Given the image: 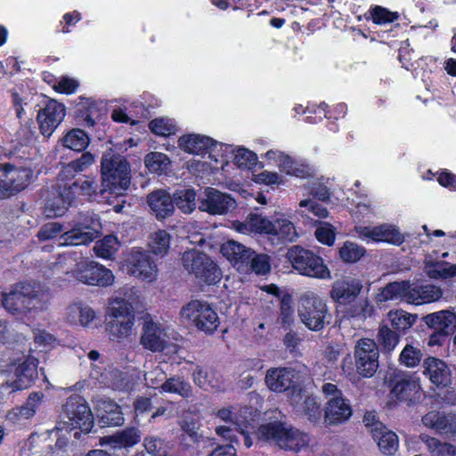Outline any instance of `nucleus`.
<instances>
[{
	"label": "nucleus",
	"mask_w": 456,
	"mask_h": 456,
	"mask_svg": "<svg viewBox=\"0 0 456 456\" xmlns=\"http://www.w3.org/2000/svg\"><path fill=\"white\" fill-rule=\"evenodd\" d=\"M83 253L74 249L63 252L55 268L67 274L71 273L77 281L98 287H109L114 283L115 276L111 270L95 261H78Z\"/></svg>",
	"instance_id": "nucleus-1"
},
{
	"label": "nucleus",
	"mask_w": 456,
	"mask_h": 456,
	"mask_svg": "<svg viewBox=\"0 0 456 456\" xmlns=\"http://www.w3.org/2000/svg\"><path fill=\"white\" fill-rule=\"evenodd\" d=\"M48 294L28 282L15 284L2 295L3 306L12 314H37L47 309Z\"/></svg>",
	"instance_id": "nucleus-2"
},
{
	"label": "nucleus",
	"mask_w": 456,
	"mask_h": 456,
	"mask_svg": "<svg viewBox=\"0 0 456 456\" xmlns=\"http://www.w3.org/2000/svg\"><path fill=\"white\" fill-rule=\"evenodd\" d=\"M101 193L120 194L130 185V167L126 159L112 150L104 152L101 161Z\"/></svg>",
	"instance_id": "nucleus-3"
},
{
	"label": "nucleus",
	"mask_w": 456,
	"mask_h": 456,
	"mask_svg": "<svg viewBox=\"0 0 456 456\" xmlns=\"http://www.w3.org/2000/svg\"><path fill=\"white\" fill-rule=\"evenodd\" d=\"M221 252L241 273L253 272L257 275H265L271 270L269 256L256 254L250 248L234 240L223 244Z\"/></svg>",
	"instance_id": "nucleus-4"
},
{
	"label": "nucleus",
	"mask_w": 456,
	"mask_h": 456,
	"mask_svg": "<svg viewBox=\"0 0 456 456\" xmlns=\"http://www.w3.org/2000/svg\"><path fill=\"white\" fill-rule=\"evenodd\" d=\"M94 427V416L86 401L78 395L67 398L61 413V420L56 424V430L70 431L78 428L87 434Z\"/></svg>",
	"instance_id": "nucleus-5"
},
{
	"label": "nucleus",
	"mask_w": 456,
	"mask_h": 456,
	"mask_svg": "<svg viewBox=\"0 0 456 456\" xmlns=\"http://www.w3.org/2000/svg\"><path fill=\"white\" fill-rule=\"evenodd\" d=\"M257 438L259 441L278 445L280 448L297 452L306 446L309 442L308 436L281 421L263 424L258 428Z\"/></svg>",
	"instance_id": "nucleus-6"
},
{
	"label": "nucleus",
	"mask_w": 456,
	"mask_h": 456,
	"mask_svg": "<svg viewBox=\"0 0 456 456\" xmlns=\"http://www.w3.org/2000/svg\"><path fill=\"white\" fill-rule=\"evenodd\" d=\"M102 224L94 213L80 214L70 223V229L61 235L59 246L86 245L98 237Z\"/></svg>",
	"instance_id": "nucleus-7"
},
{
	"label": "nucleus",
	"mask_w": 456,
	"mask_h": 456,
	"mask_svg": "<svg viewBox=\"0 0 456 456\" xmlns=\"http://www.w3.org/2000/svg\"><path fill=\"white\" fill-rule=\"evenodd\" d=\"M292 267L301 275L320 280L331 279L324 260L313 251L301 246H293L286 255Z\"/></svg>",
	"instance_id": "nucleus-8"
},
{
	"label": "nucleus",
	"mask_w": 456,
	"mask_h": 456,
	"mask_svg": "<svg viewBox=\"0 0 456 456\" xmlns=\"http://www.w3.org/2000/svg\"><path fill=\"white\" fill-rule=\"evenodd\" d=\"M298 316L302 323L310 330L320 331L330 317L326 302L313 291L305 292L299 300Z\"/></svg>",
	"instance_id": "nucleus-9"
},
{
	"label": "nucleus",
	"mask_w": 456,
	"mask_h": 456,
	"mask_svg": "<svg viewBox=\"0 0 456 456\" xmlns=\"http://www.w3.org/2000/svg\"><path fill=\"white\" fill-rule=\"evenodd\" d=\"M181 315L206 334L214 333L220 324L216 310L209 303L203 300L190 301L182 308Z\"/></svg>",
	"instance_id": "nucleus-10"
},
{
	"label": "nucleus",
	"mask_w": 456,
	"mask_h": 456,
	"mask_svg": "<svg viewBox=\"0 0 456 456\" xmlns=\"http://www.w3.org/2000/svg\"><path fill=\"white\" fill-rule=\"evenodd\" d=\"M183 265L185 270L195 275L207 284H214L220 281L221 271L206 254L198 250H188L183 254Z\"/></svg>",
	"instance_id": "nucleus-11"
},
{
	"label": "nucleus",
	"mask_w": 456,
	"mask_h": 456,
	"mask_svg": "<svg viewBox=\"0 0 456 456\" xmlns=\"http://www.w3.org/2000/svg\"><path fill=\"white\" fill-rule=\"evenodd\" d=\"M391 395L400 402L413 403L420 398V385L411 372L395 370L387 377Z\"/></svg>",
	"instance_id": "nucleus-12"
},
{
	"label": "nucleus",
	"mask_w": 456,
	"mask_h": 456,
	"mask_svg": "<svg viewBox=\"0 0 456 456\" xmlns=\"http://www.w3.org/2000/svg\"><path fill=\"white\" fill-rule=\"evenodd\" d=\"M354 364L357 373L362 378H371L379 368V352L376 342L370 338H361L354 346Z\"/></svg>",
	"instance_id": "nucleus-13"
},
{
	"label": "nucleus",
	"mask_w": 456,
	"mask_h": 456,
	"mask_svg": "<svg viewBox=\"0 0 456 456\" xmlns=\"http://www.w3.org/2000/svg\"><path fill=\"white\" fill-rule=\"evenodd\" d=\"M12 364L15 367L14 375L5 381L3 387L10 388L11 392L28 388L37 376V359L22 354L14 358Z\"/></svg>",
	"instance_id": "nucleus-14"
},
{
	"label": "nucleus",
	"mask_w": 456,
	"mask_h": 456,
	"mask_svg": "<svg viewBox=\"0 0 456 456\" xmlns=\"http://www.w3.org/2000/svg\"><path fill=\"white\" fill-rule=\"evenodd\" d=\"M88 358L92 362L91 379H94L98 384L112 389L126 388L123 374L117 369L107 368V365L101 359V354L98 351H90Z\"/></svg>",
	"instance_id": "nucleus-15"
},
{
	"label": "nucleus",
	"mask_w": 456,
	"mask_h": 456,
	"mask_svg": "<svg viewBox=\"0 0 456 456\" xmlns=\"http://www.w3.org/2000/svg\"><path fill=\"white\" fill-rule=\"evenodd\" d=\"M222 144L208 136L198 134H185L178 139L179 147L185 152L203 156L208 154V158L215 162H218L219 147Z\"/></svg>",
	"instance_id": "nucleus-16"
},
{
	"label": "nucleus",
	"mask_w": 456,
	"mask_h": 456,
	"mask_svg": "<svg viewBox=\"0 0 456 456\" xmlns=\"http://www.w3.org/2000/svg\"><path fill=\"white\" fill-rule=\"evenodd\" d=\"M77 187V183L59 184V187H53L50 197L47 199L45 205V215L48 218H54L61 216L65 214L68 208L72 204L76 199V192L73 187Z\"/></svg>",
	"instance_id": "nucleus-17"
},
{
	"label": "nucleus",
	"mask_w": 456,
	"mask_h": 456,
	"mask_svg": "<svg viewBox=\"0 0 456 456\" xmlns=\"http://www.w3.org/2000/svg\"><path fill=\"white\" fill-rule=\"evenodd\" d=\"M354 231L361 240L366 241L371 240L400 245L404 240L399 229L390 224H382L373 227L356 225Z\"/></svg>",
	"instance_id": "nucleus-18"
},
{
	"label": "nucleus",
	"mask_w": 456,
	"mask_h": 456,
	"mask_svg": "<svg viewBox=\"0 0 456 456\" xmlns=\"http://www.w3.org/2000/svg\"><path fill=\"white\" fill-rule=\"evenodd\" d=\"M65 115L66 108L62 103L55 100L48 101L37 113V121L42 134L45 137H50L62 122Z\"/></svg>",
	"instance_id": "nucleus-19"
},
{
	"label": "nucleus",
	"mask_w": 456,
	"mask_h": 456,
	"mask_svg": "<svg viewBox=\"0 0 456 456\" xmlns=\"http://www.w3.org/2000/svg\"><path fill=\"white\" fill-rule=\"evenodd\" d=\"M235 208V200L229 194L208 187L199 198V209L210 215H224Z\"/></svg>",
	"instance_id": "nucleus-20"
},
{
	"label": "nucleus",
	"mask_w": 456,
	"mask_h": 456,
	"mask_svg": "<svg viewBox=\"0 0 456 456\" xmlns=\"http://www.w3.org/2000/svg\"><path fill=\"white\" fill-rule=\"evenodd\" d=\"M127 272L143 281L152 282L158 277V267L151 256L143 251L134 250L128 260Z\"/></svg>",
	"instance_id": "nucleus-21"
},
{
	"label": "nucleus",
	"mask_w": 456,
	"mask_h": 456,
	"mask_svg": "<svg viewBox=\"0 0 456 456\" xmlns=\"http://www.w3.org/2000/svg\"><path fill=\"white\" fill-rule=\"evenodd\" d=\"M219 156L221 157V167L224 169V165L229 164L228 156L232 159L233 164L240 169H252L257 164V155L242 146H233L232 144L223 143L220 147Z\"/></svg>",
	"instance_id": "nucleus-22"
},
{
	"label": "nucleus",
	"mask_w": 456,
	"mask_h": 456,
	"mask_svg": "<svg viewBox=\"0 0 456 456\" xmlns=\"http://www.w3.org/2000/svg\"><path fill=\"white\" fill-rule=\"evenodd\" d=\"M300 379V371L293 368H272L266 372L265 383L270 390L281 393L290 387L294 388Z\"/></svg>",
	"instance_id": "nucleus-23"
},
{
	"label": "nucleus",
	"mask_w": 456,
	"mask_h": 456,
	"mask_svg": "<svg viewBox=\"0 0 456 456\" xmlns=\"http://www.w3.org/2000/svg\"><path fill=\"white\" fill-rule=\"evenodd\" d=\"M98 319L99 316L96 312L90 305L81 301L73 302L65 310V320L73 326L93 329L97 327L95 322Z\"/></svg>",
	"instance_id": "nucleus-24"
},
{
	"label": "nucleus",
	"mask_w": 456,
	"mask_h": 456,
	"mask_svg": "<svg viewBox=\"0 0 456 456\" xmlns=\"http://www.w3.org/2000/svg\"><path fill=\"white\" fill-rule=\"evenodd\" d=\"M353 415L351 403L345 396L328 398L324 407V420L329 426L346 423Z\"/></svg>",
	"instance_id": "nucleus-25"
},
{
	"label": "nucleus",
	"mask_w": 456,
	"mask_h": 456,
	"mask_svg": "<svg viewBox=\"0 0 456 456\" xmlns=\"http://www.w3.org/2000/svg\"><path fill=\"white\" fill-rule=\"evenodd\" d=\"M142 346L151 352H161L167 346L166 329L159 322L145 321L141 336Z\"/></svg>",
	"instance_id": "nucleus-26"
},
{
	"label": "nucleus",
	"mask_w": 456,
	"mask_h": 456,
	"mask_svg": "<svg viewBox=\"0 0 456 456\" xmlns=\"http://www.w3.org/2000/svg\"><path fill=\"white\" fill-rule=\"evenodd\" d=\"M43 397L41 392L31 393L23 405L14 407L7 412L6 420L13 425H26L27 421L35 416Z\"/></svg>",
	"instance_id": "nucleus-27"
},
{
	"label": "nucleus",
	"mask_w": 456,
	"mask_h": 456,
	"mask_svg": "<svg viewBox=\"0 0 456 456\" xmlns=\"http://www.w3.org/2000/svg\"><path fill=\"white\" fill-rule=\"evenodd\" d=\"M147 204L158 220L171 216L175 206L170 194L163 189L155 190L147 196Z\"/></svg>",
	"instance_id": "nucleus-28"
},
{
	"label": "nucleus",
	"mask_w": 456,
	"mask_h": 456,
	"mask_svg": "<svg viewBox=\"0 0 456 456\" xmlns=\"http://www.w3.org/2000/svg\"><path fill=\"white\" fill-rule=\"evenodd\" d=\"M362 289V282L357 279L338 280L332 284L330 297L340 305L354 300Z\"/></svg>",
	"instance_id": "nucleus-29"
},
{
	"label": "nucleus",
	"mask_w": 456,
	"mask_h": 456,
	"mask_svg": "<svg viewBox=\"0 0 456 456\" xmlns=\"http://www.w3.org/2000/svg\"><path fill=\"white\" fill-rule=\"evenodd\" d=\"M423 373L436 387H445L450 382L451 371L446 363L436 357H428L423 362Z\"/></svg>",
	"instance_id": "nucleus-30"
},
{
	"label": "nucleus",
	"mask_w": 456,
	"mask_h": 456,
	"mask_svg": "<svg viewBox=\"0 0 456 456\" xmlns=\"http://www.w3.org/2000/svg\"><path fill=\"white\" fill-rule=\"evenodd\" d=\"M422 423L439 434H454L456 432V417L444 411H432L422 417Z\"/></svg>",
	"instance_id": "nucleus-31"
},
{
	"label": "nucleus",
	"mask_w": 456,
	"mask_h": 456,
	"mask_svg": "<svg viewBox=\"0 0 456 456\" xmlns=\"http://www.w3.org/2000/svg\"><path fill=\"white\" fill-rule=\"evenodd\" d=\"M268 240L273 245L292 242L297 238L294 224L286 218H279L271 223Z\"/></svg>",
	"instance_id": "nucleus-32"
},
{
	"label": "nucleus",
	"mask_w": 456,
	"mask_h": 456,
	"mask_svg": "<svg viewBox=\"0 0 456 456\" xmlns=\"http://www.w3.org/2000/svg\"><path fill=\"white\" fill-rule=\"evenodd\" d=\"M425 323L444 334H451L456 330V314L450 310L428 314L423 317Z\"/></svg>",
	"instance_id": "nucleus-33"
},
{
	"label": "nucleus",
	"mask_w": 456,
	"mask_h": 456,
	"mask_svg": "<svg viewBox=\"0 0 456 456\" xmlns=\"http://www.w3.org/2000/svg\"><path fill=\"white\" fill-rule=\"evenodd\" d=\"M272 221L259 214H250L244 222H234V229L244 234L259 233L268 236Z\"/></svg>",
	"instance_id": "nucleus-34"
},
{
	"label": "nucleus",
	"mask_w": 456,
	"mask_h": 456,
	"mask_svg": "<svg viewBox=\"0 0 456 456\" xmlns=\"http://www.w3.org/2000/svg\"><path fill=\"white\" fill-rule=\"evenodd\" d=\"M409 293L408 303L416 305L437 301L443 296L441 288L432 284L420 286L411 284V292Z\"/></svg>",
	"instance_id": "nucleus-35"
},
{
	"label": "nucleus",
	"mask_w": 456,
	"mask_h": 456,
	"mask_svg": "<svg viewBox=\"0 0 456 456\" xmlns=\"http://www.w3.org/2000/svg\"><path fill=\"white\" fill-rule=\"evenodd\" d=\"M371 435L383 453L391 455L397 450L398 437L396 434L387 430L382 423L375 424V428L371 429Z\"/></svg>",
	"instance_id": "nucleus-36"
},
{
	"label": "nucleus",
	"mask_w": 456,
	"mask_h": 456,
	"mask_svg": "<svg viewBox=\"0 0 456 456\" xmlns=\"http://www.w3.org/2000/svg\"><path fill=\"white\" fill-rule=\"evenodd\" d=\"M4 172L8 175L13 183V188L18 192L24 190L31 182L33 177V170L30 164H26L24 167H14L12 164H4Z\"/></svg>",
	"instance_id": "nucleus-37"
},
{
	"label": "nucleus",
	"mask_w": 456,
	"mask_h": 456,
	"mask_svg": "<svg viewBox=\"0 0 456 456\" xmlns=\"http://www.w3.org/2000/svg\"><path fill=\"white\" fill-rule=\"evenodd\" d=\"M411 292V283L407 281H395L388 283L382 290L377 294L378 303H383L388 300H403L408 303V297Z\"/></svg>",
	"instance_id": "nucleus-38"
},
{
	"label": "nucleus",
	"mask_w": 456,
	"mask_h": 456,
	"mask_svg": "<svg viewBox=\"0 0 456 456\" xmlns=\"http://www.w3.org/2000/svg\"><path fill=\"white\" fill-rule=\"evenodd\" d=\"M296 213L300 216L305 223L311 224H314L315 221L310 217V214L320 219L327 218L329 216L328 209L313 199L300 200L298 203V209L296 210Z\"/></svg>",
	"instance_id": "nucleus-39"
},
{
	"label": "nucleus",
	"mask_w": 456,
	"mask_h": 456,
	"mask_svg": "<svg viewBox=\"0 0 456 456\" xmlns=\"http://www.w3.org/2000/svg\"><path fill=\"white\" fill-rule=\"evenodd\" d=\"M140 441V436L135 428H127L110 436H104L101 444L104 443L113 447H131Z\"/></svg>",
	"instance_id": "nucleus-40"
},
{
	"label": "nucleus",
	"mask_w": 456,
	"mask_h": 456,
	"mask_svg": "<svg viewBox=\"0 0 456 456\" xmlns=\"http://www.w3.org/2000/svg\"><path fill=\"white\" fill-rule=\"evenodd\" d=\"M134 326V317L126 320H110L106 330L112 339L122 340L132 334Z\"/></svg>",
	"instance_id": "nucleus-41"
},
{
	"label": "nucleus",
	"mask_w": 456,
	"mask_h": 456,
	"mask_svg": "<svg viewBox=\"0 0 456 456\" xmlns=\"http://www.w3.org/2000/svg\"><path fill=\"white\" fill-rule=\"evenodd\" d=\"M419 439L425 443L430 456H456V445L443 443L437 438L428 435L419 436Z\"/></svg>",
	"instance_id": "nucleus-42"
},
{
	"label": "nucleus",
	"mask_w": 456,
	"mask_h": 456,
	"mask_svg": "<svg viewBox=\"0 0 456 456\" xmlns=\"http://www.w3.org/2000/svg\"><path fill=\"white\" fill-rule=\"evenodd\" d=\"M297 397H300V399L303 398V396L298 394L295 398H291L292 403L298 408V411H302L310 421H318L321 419L322 411L317 398L314 396H305L303 403L299 404L297 400Z\"/></svg>",
	"instance_id": "nucleus-43"
},
{
	"label": "nucleus",
	"mask_w": 456,
	"mask_h": 456,
	"mask_svg": "<svg viewBox=\"0 0 456 456\" xmlns=\"http://www.w3.org/2000/svg\"><path fill=\"white\" fill-rule=\"evenodd\" d=\"M196 191L193 189L177 190L173 197V202L184 214H191L196 208Z\"/></svg>",
	"instance_id": "nucleus-44"
},
{
	"label": "nucleus",
	"mask_w": 456,
	"mask_h": 456,
	"mask_svg": "<svg viewBox=\"0 0 456 456\" xmlns=\"http://www.w3.org/2000/svg\"><path fill=\"white\" fill-rule=\"evenodd\" d=\"M109 305L108 315L110 320H126L134 317L131 304L124 298H112Z\"/></svg>",
	"instance_id": "nucleus-45"
},
{
	"label": "nucleus",
	"mask_w": 456,
	"mask_h": 456,
	"mask_svg": "<svg viewBox=\"0 0 456 456\" xmlns=\"http://www.w3.org/2000/svg\"><path fill=\"white\" fill-rule=\"evenodd\" d=\"M61 142L64 147L76 151H81L89 144V137L82 129L74 128L66 134Z\"/></svg>",
	"instance_id": "nucleus-46"
},
{
	"label": "nucleus",
	"mask_w": 456,
	"mask_h": 456,
	"mask_svg": "<svg viewBox=\"0 0 456 456\" xmlns=\"http://www.w3.org/2000/svg\"><path fill=\"white\" fill-rule=\"evenodd\" d=\"M119 248V242L116 236L107 235L103 239L98 240L94 251L96 256L102 259H112Z\"/></svg>",
	"instance_id": "nucleus-47"
},
{
	"label": "nucleus",
	"mask_w": 456,
	"mask_h": 456,
	"mask_svg": "<svg viewBox=\"0 0 456 456\" xmlns=\"http://www.w3.org/2000/svg\"><path fill=\"white\" fill-rule=\"evenodd\" d=\"M388 320L391 326L398 331H405L412 327L417 321V315L403 310L390 311Z\"/></svg>",
	"instance_id": "nucleus-48"
},
{
	"label": "nucleus",
	"mask_w": 456,
	"mask_h": 456,
	"mask_svg": "<svg viewBox=\"0 0 456 456\" xmlns=\"http://www.w3.org/2000/svg\"><path fill=\"white\" fill-rule=\"evenodd\" d=\"M327 107L328 105L325 102H322L319 105L311 103L305 109L302 105L296 106L294 111L297 114H305V121L314 124L327 118Z\"/></svg>",
	"instance_id": "nucleus-49"
},
{
	"label": "nucleus",
	"mask_w": 456,
	"mask_h": 456,
	"mask_svg": "<svg viewBox=\"0 0 456 456\" xmlns=\"http://www.w3.org/2000/svg\"><path fill=\"white\" fill-rule=\"evenodd\" d=\"M144 163L151 173L158 175L167 172L170 166L169 158L162 152H151L146 155Z\"/></svg>",
	"instance_id": "nucleus-50"
},
{
	"label": "nucleus",
	"mask_w": 456,
	"mask_h": 456,
	"mask_svg": "<svg viewBox=\"0 0 456 456\" xmlns=\"http://www.w3.org/2000/svg\"><path fill=\"white\" fill-rule=\"evenodd\" d=\"M366 253L364 247L354 242L346 240L338 249L339 257L345 263H355L359 261Z\"/></svg>",
	"instance_id": "nucleus-51"
},
{
	"label": "nucleus",
	"mask_w": 456,
	"mask_h": 456,
	"mask_svg": "<svg viewBox=\"0 0 456 456\" xmlns=\"http://www.w3.org/2000/svg\"><path fill=\"white\" fill-rule=\"evenodd\" d=\"M191 391L190 384L185 382L183 379L180 377H172L167 379L160 386V392L176 394L182 397H189Z\"/></svg>",
	"instance_id": "nucleus-52"
},
{
	"label": "nucleus",
	"mask_w": 456,
	"mask_h": 456,
	"mask_svg": "<svg viewBox=\"0 0 456 456\" xmlns=\"http://www.w3.org/2000/svg\"><path fill=\"white\" fill-rule=\"evenodd\" d=\"M151 131L159 136H169L175 134L177 131L175 121L170 118H158L151 120L149 124Z\"/></svg>",
	"instance_id": "nucleus-53"
},
{
	"label": "nucleus",
	"mask_w": 456,
	"mask_h": 456,
	"mask_svg": "<svg viewBox=\"0 0 456 456\" xmlns=\"http://www.w3.org/2000/svg\"><path fill=\"white\" fill-rule=\"evenodd\" d=\"M313 225L316 226L314 236L323 245L332 246L336 240V228L328 222L315 221Z\"/></svg>",
	"instance_id": "nucleus-54"
},
{
	"label": "nucleus",
	"mask_w": 456,
	"mask_h": 456,
	"mask_svg": "<svg viewBox=\"0 0 456 456\" xmlns=\"http://www.w3.org/2000/svg\"><path fill=\"white\" fill-rule=\"evenodd\" d=\"M170 246V235L165 230H159L150 237L149 248L156 255H164Z\"/></svg>",
	"instance_id": "nucleus-55"
},
{
	"label": "nucleus",
	"mask_w": 456,
	"mask_h": 456,
	"mask_svg": "<svg viewBox=\"0 0 456 456\" xmlns=\"http://www.w3.org/2000/svg\"><path fill=\"white\" fill-rule=\"evenodd\" d=\"M371 20L378 25H387L397 20L400 17L397 12H391L380 5L371 6L369 10Z\"/></svg>",
	"instance_id": "nucleus-56"
},
{
	"label": "nucleus",
	"mask_w": 456,
	"mask_h": 456,
	"mask_svg": "<svg viewBox=\"0 0 456 456\" xmlns=\"http://www.w3.org/2000/svg\"><path fill=\"white\" fill-rule=\"evenodd\" d=\"M101 420L108 426H120L124 422L123 413L120 407L111 402L107 403L101 414Z\"/></svg>",
	"instance_id": "nucleus-57"
},
{
	"label": "nucleus",
	"mask_w": 456,
	"mask_h": 456,
	"mask_svg": "<svg viewBox=\"0 0 456 456\" xmlns=\"http://www.w3.org/2000/svg\"><path fill=\"white\" fill-rule=\"evenodd\" d=\"M73 183H77V187H73V191L76 192V195L79 193L88 197V199H93L97 194L102 195L101 193L102 183L99 184L98 181L94 177H86L80 183L77 181H74Z\"/></svg>",
	"instance_id": "nucleus-58"
},
{
	"label": "nucleus",
	"mask_w": 456,
	"mask_h": 456,
	"mask_svg": "<svg viewBox=\"0 0 456 456\" xmlns=\"http://www.w3.org/2000/svg\"><path fill=\"white\" fill-rule=\"evenodd\" d=\"M378 341L386 352L393 351L399 343L398 334L389 327L383 325L379 327Z\"/></svg>",
	"instance_id": "nucleus-59"
},
{
	"label": "nucleus",
	"mask_w": 456,
	"mask_h": 456,
	"mask_svg": "<svg viewBox=\"0 0 456 456\" xmlns=\"http://www.w3.org/2000/svg\"><path fill=\"white\" fill-rule=\"evenodd\" d=\"M422 352L412 345H406L400 354V362L408 368H414L419 364Z\"/></svg>",
	"instance_id": "nucleus-60"
},
{
	"label": "nucleus",
	"mask_w": 456,
	"mask_h": 456,
	"mask_svg": "<svg viewBox=\"0 0 456 456\" xmlns=\"http://www.w3.org/2000/svg\"><path fill=\"white\" fill-rule=\"evenodd\" d=\"M244 423L234 425H219L216 428V434L233 445L239 443V435Z\"/></svg>",
	"instance_id": "nucleus-61"
},
{
	"label": "nucleus",
	"mask_w": 456,
	"mask_h": 456,
	"mask_svg": "<svg viewBox=\"0 0 456 456\" xmlns=\"http://www.w3.org/2000/svg\"><path fill=\"white\" fill-rule=\"evenodd\" d=\"M282 172L289 175H294L299 178H310L314 177V168L309 165L298 162L291 159L290 163L287 165Z\"/></svg>",
	"instance_id": "nucleus-62"
},
{
	"label": "nucleus",
	"mask_w": 456,
	"mask_h": 456,
	"mask_svg": "<svg viewBox=\"0 0 456 456\" xmlns=\"http://www.w3.org/2000/svg\"><path fill=\"white\" fill-rule=\"evenodd\" d=\"M145 450L153 456H167V444L161 438L156 436H148L144 439Z\"/></svg>",
	"instance_id": "nucleus-63"
},
{
	"label": "nucleus",
	"mask_w": 456,
	"mask_h": 456,
	"mask_svg": "<svg viewBox=\"0 0 456 456\" xmlns=\"http://www.w3.org/2000/svg\"><path fill=\"white\" fill-rule=\"evenodd\" d=\"M374 313V307L367 298L359 299L349 310L350 316L365 320Z\"/></svg>",
	"instance_id": "nucleus-64"
}]
</instances>
